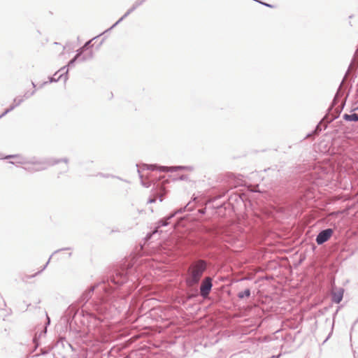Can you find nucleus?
Segmentation results:
<instances>
[{
	"label": "nucleus",
	"mask_w": 358,
	"mask_h": 358,
	"mask_svg": "<svg viewBox=\"0 0 358 358\" xmlns=\"http://www.w3.org/2000/svg\"><path fill=\"white\" fill-rule=\"evenodd\" d=\"M206 268L207 264L204 260L199 259L192 263L187 271V277L185 280L187 285L193 287L197 285Z\"/></svg>",
	"instance_id": "nucleus-1"
},
{
	"label": "nucleus",
	"mask_w": 358,
	"mask_h": 358,
	"mask_svg": "<svg viewBox=\"0 0 358 358\" xmlns=\"http://www.w3.org/2000/svg\"><path fill=\"white\" fill-rule=\"evenodd\" d=\"M143 169H149L151 171L159 170L161 172H174L178 170H187L192 171L193 168L192 166H158L156 164H143Z\"/></svg>",
	"instance_id": "nucleus-2"
},
{
	"label": "nucleus",
	"mask_w": 358,
	"mask_h": 358,
	"mask_svg": "<svg viewBox=\"0 0 358 358\" xmlns=\"http://www.w3.org/2000/svg\"><path fill=\"white\" fill-rule=\"evenodd\" d=\"M60 162H64L66 164H67L69 160L67 158H63L61 159H57V160H54V161L50 160V159H48V160L47 159V160L34 162H33V169L32 170L36 171H43V170L46 169L48 166L56 164Z\"/></svg>",
	"instance_id": "nucleus-3"
},
{
	"label": "nucleus",
	"mask_w": 358,
	"mask_h": 358,
	"mask_svg": "<svg viewBox=\"0 0 358 358\" xmlns=\"http://www.w3.org/2000/svg\"><path fill=\"white\" fill-rule=\"evenodd\" d=\"M190 205L191 202H189L183 208H180L178 210H176L175 212L170 214L166 217L159 220V222L157 224V226L156 227V229L153 231V234L157 233L158 231V229L160 228L161 227L167 226L169 224V220L173 218L176 214L181 213L185 210L191 211L192 210V207L190 206Z\"/></svg>",
	"instance_id": "nucleus-4"
},
{
	"label": "nucleus",
	"mask_w": 358,
	"mask_h": 358,
	"mask_svg": "<svg viewBox=\"0 0 358 358\" xmlns=\"http://www.w3.org/2000/svg\"><path fill=\"white\" fill-rule=\"evenodd\" d=\"M212 278L207 277L203 280L200 287V294L203 298H206L212 289Z\"/></svg>",
	"instance_id": "nucleus-5"
},
{
	"label": "nucleus",
	"mask_w": 358,
	"mask_h": 358,
	"mask_svg": "<svg viewBox=\"0 0 358 358\" xmlns=\"http://www.w3.org/2000/svg\"><path fill=\"white\" fill-rule=\"evenodd\" d=\"M92 57H93V52L92 50H90L89 52H87V53L83 55V56L80 55V53L77 52L76 56L71 60H70L69 62L68 63V64L65 66H66V67H72L76 61L85 62V61L92 59Z\"/></svg>",
	"instance_id": "nucleus-6"
},
{
	"label": "nucleus",
	"mask_w": 358,
	"mask_h": 358,
	"mask_svg": "<svg viewBox=\"0 0 358 358\" xmlns=\"http://www.w3.org/2000/svg\"><path fill=\"white\" fill-rule=\"evenodd\" d=\"M6 159L9 158H15L17 159L16 163L21 164H27V166L23 167V169L29 172H35L36 171L32 170L33 169V161L29 162L26 160L24 158L22 157L19 155H8L5 157Z\"/></svg>",
	"instance_id": "nucleus-7"
},
{
	"label": "nucleus",
	"mask_w": 358,
	"mask_h": 358,
	"mask_svg": "<svg viewBox=\"0 0 358 358\" xmlns=\"http://www.w3.org/2000/svg\"><path fill=\"white\" fill-rule=\"evenodd\" d=\"M115 285H121L128 280L127 271L124 270L118 271L111 278Z\"/></svg>",
	"instance_id": "nucleus-8"
},
{
	"label": "nucleus",
	"mask_w": 358,
	"mask_h": 358,
	"mask_svg": "<svg viewBox=\"0 0 358 358\" xmlns=\"http://www.w3.org/2000/svg\"><path fill=\"white\" fill-rule=\"evenodd\" d=\"M333 229L328 228L321 231L316 237V242L318 245H322L327 242L333 234Z\"/></svg>",
	"instance_id": "nucleus-9"
},
{
	"label": "nucleus",
	"mask_w": 358,
	"mask_h": 358,
	"mask_svg": "<svg viewBox=\"0 0 358 358\" xmlns=\"http://www.w3.org/2000/svg\"><path fill=\"white\" fill-rule=\"evenodd\" d=\"M69 69H66V66L62 67L54 76L50 78L49 83L57 82L59 80L64 78V82L68 79Z\"/></svg>",
	"instance_id": "nucleus-10"
},
{
	"label": "nucleus",
	"mask_w": 358,
	"mask_h": 358,
	"mask_svg": "<svg viewBox=\"0 0 358 358\" xmlns=\"http://www.w3.org/2000/svg\"><path fill=\"white\" fill-rule=\"evenodd\" d=\"M94 290V287H90L89 289L85 290L80 296V302L87 303L92 297V294Z\"/></svg>",
	"instance_id": "nucleus-11"
},
{
	"label": "nucleus",
	"mask_w": 358,
	"mask_h": 358,
	"mask_svg": "<svg viewBox=\"0 0 358 358\" xmlns=\"http://www.w3.org/2000/svg\"><path fill=\"white\" fill-rule=\"evenodd\" d=\"M136 8L134 6H132L124 15L122 16L113 26H111L109 29H108L106 32L110 31L115 27H116L120 22H122L124 18H126L129 14H131L133 11H134Z\"/></svg>",
	"instance_id": "nucleus-12"
},
{
	"label": "nucleus",
	"mask_w": 358,
	"mask_h": 358,
	"mask_svg": "<svg viewBox=\"0 0 358 358\" xmlns=\"http://www.w3.org/2000/svg\"><path fill=\"white\" fill-rule=\"evenodd\" d=\"M343 118L348 122H358V114L352 113V114H344L343 115Z\"/></svg>",
	"instance_id": "nucleus-13"
},
{
	"label": "nucleus",
	"mask_w": 358,
	"mask_h": 358,
	"mask_svg": "<svg viewBox=\"0 0 358 358\" xmlns=\"http://www.w3.org/2000/svg\"><path fill=\"white\" fill-rule=\"evenodd\" d=\"M342 299H343V291L334 292L332 295V301L336 303H340Z\"/></svg>",
	"instance_id": "nucleus-14"
},
{
	"label": "nucleus",
	"mask_w": 358,
	"mask_h": 358,
	"mask_svg": "<svg viewBox=\"0 0 358 358\" xmlns=\"http://www.w3.org/2000/svg\"><path fill=\"white\" fill-rule=\"evenodd\" d=\"M250 289H245L243 292H240L238 294V297L241 299L245 298V297H249L250 296Z\"/></svg>",
	"instance_id": "nucleus-15"
},
{
	"label": "nucleus",
	"mask_w": 358,
	"mask_h": 358,
	"mask_svg": "<svg viewBox=\"0 0 358 358\" xmlns=\"http://www.w3.org/2000/svg\"><path fill=\"white\" fill-rule=\"evenodd\" d=\"M91 41H92L90 40V41H87V43H85V45L83 47H81L80 48H79L77 50V52L78 53H80V55L83 56L84 55L83 54L84 52L88 49V47H89Z\"/></svg>",
	"instance_id": "nucleus-16"
},
{
	"label": "nucleus",
	"mask_w": 358,
	"mask_h": 358,
	"mask_svg": "<svg viewBox=\"0 0 358 358\" xmlns=\"http://www.w3.org/2000/svg\"><path fill=\"white\" fill-rule=\"evenodd\" d=\"M70 250V248H62V249H59V250H55V251L54 252V253H53V254L50 257V258H49L48 261V262H47V263L44 265V266L43 267V268H42L40 271H38L37 273H41V271H43V270L47 267L48 264H49V262H50V261L51 257H52V255H53L54 254L57 253V252H60V251H62V250Z\"/></svg>",
	"instance_id": "nucleus-17"
},
{
	"label": "nucleus",
	"mask_w": 358,
	"mask_h": 358,
	"mask_svg": "<svg viewBox=\"0 0 358 358\" xmlns=\"http://www.w3.org/2000/svg\"><path fill=\"white\" fill-rule=\"evenodd\" d=\"M16 107H17L15 103H13L8 108H7L1 115L0 119L5 116L7 113L14 110Z\"/></svg>",
	"instance_id": "nucleus-18"
},
{
	"label": "nucleus",
	"mask_w": 358,
	"mask_h": 358,
	"mask_svg": "<svg viewBox=\"0 0 358 358\" xmlns=\"http://www.w3.org/2000/svg\"><path fill=\"white\" fill-rule=\"evenodd\" d=\"M16 107H17L15 103H13L8 108H7L1 115L0 119L5 116L7 113L14 110Z\"/></svg>",
	"instance_id": "nucleus-19"
},
{
	"label": "nucleus",
	"mask_w": 358,
	"mask_h": 358,
	"mask_svg": "<svg viewBox=\"0 0 358 358\" xmlns=\"http://www.w3.org/2000/svg\"><path fill=\"white\" fill-rule=\"evenodd\" d=\"M16 107H17L15 103H13L8 108H7L1 115L0 119L5 116L7 113L14 110Z\"/></svg>",
	"instance_id": "nucleus-20"
},
{
	"label": "nucleus",
	"mask_w": 358,
	"mask_h": 358,
	"mask_svg": "<svg viewBox=\"0 0 358 358\" xmlns=\"http://www.w3.org/2000/svg\"><path fill=\"white\" fill-rule=\"evenodd\" d=\"M16 107H17L15 103H13L8 108H7L1 115L0 119L5 116L7 113L14 110Z\"/></svg>",
	"instance_id": "nucleus-21"
},
{
	"label": "nucleus",
	"mask_w": 358,
	"mask_h": 358,
	"mask_svg": "<svg viewBox=\"0 0 358 358\" xmlns=\"http://www.w3.org/2000/svg\"><path fill=\"white\" fill-rule=\"evenodd\" d=\"M96 176H99L101 177H103V178H116L119 180H122L120 177H117V176H113L112 174H105V173H99Z\"/></svg>",
	"instance_id": "nucleus-22"
},
{
	"label": "nucleus",
	"mask_w": 358,
	"mask_h": 358,
	"mask_svg": "<svg viewBox=\"0 0 358 358\" xmlns=\"http://www.w3.org/2000/svg\"><path fill=\"white\" fill-rule=\"evenodd\" d=\"M35 92L36 90H34L31 92H26L22 97H23L24 100L27 99L29 97L32 96L35 94Z\"/></svg>",
	"instance_id": "nucleus-23"
},
{
	"label": "nucleus",
	"mask_w": 358,
	"mask_h": 358,
	"mask_svg": "<svg viewBox=\"0 0 358 358\" xmlns=\"http://www.w3.org/2000/svg\"><path fill=\"white\" fill-rule=\"evenodd\" d=\"M24 101V99L22 96H17L13 99V103L17 106H20Z\"/></svg>",
	"instance_id": "nucleus-24"
},
{
	"label": "nucleus",
	"mask_w": 358,
	"mask_h": 358,
	"mask_svg": "<svg viewBox=\"0 0 358 358\" xmlns=\"http://www.w3.org/2000/svg\"><path fill=\"white\" fill-rule=\"evenodd\" d=\"M138 173L139 177H140L141 180L142 185H143L145 187H149L150 186V182H144L143 180V176L141 175V171H140L139 169H138Z\"/></svg>",
	"instance_id": "nucleus-25"
},
{
	"label": "nucleus",
	"mask_w": 358,
	"mask_h": 358,
	"mask_svg": "<svg viewBox=\"0 0 358 358\" xmlns=\"http://www.w3.org/2000/svg\"><path fill=\"white\" fill-rule=\"evenodd\" d=\"M145 0H137L135 1L133 6H134L137 8L138 6L142 5L145 2Z\"/></svg>",
	"instance_id": "nucleus-26"
},
{
	"label": "nucleus",
	"mask_w": 358,
	"mask_h": 358,
	"mask_svg": "<svg viewBox=\"0 0 358 358\" xmlns=\"http://www.w3.org/2000/svg\"><path fill=\"white\" fill-rule=\"evenodd\" d=\"M155 201H156V199L155 198H150V199H148V203H155Z\"/></svg>",
	"instance_id": "nucleus-27"
},
{
	"label": "nucleus",
	"mask_w": 358,
	"mask_h": 358,
	"mask_svg": "<svg viewBox=\"0 0 358 358\" xmlns=\"http://www.w3.org/2000/svg\"><path fill=\"white\" fill-rule=\"evenodd\" d=\"M320 131H321V129L320 128V124H318L315 128V133L317 134Z\"/></svg>",
	"instance_id": "nucleus-28"
},
{
	"label": "nucleus",
	"mask_w": 358,
	"mask_h": 358,
	"mask_svg": "<svg viewBox=\"0 0 358 358\" xmlns=\"http://www.w3.org/2000/svg\"><path fill=\"white\" fill-rule=\"evenodd\" d=\"M257 1L259 2V1ZM259 3L263 4V5H264V6H267V7H271V8L273 7L272 5L268 4V3H263V2H261V1H259Z\"/></svg>",
	"instance_id": "nucleus-29"
},
{
	"label": "nucleus",
	"mask_w": 358,
	"mask_h": 358,
	"mask_svg": "<svg viewBox=\"0 0 358 358\" xmlns=\"http://www.w3.org/2000/svg\"><path fill=\"white\" fill-rule=\"evenodd\" d=\"M199 213L200 214H205V213H206V208L199 210Z\"/></svg>",
	"instance_id": "nucleus-30"
},
{
	"label": "nucleus",
	"mask_w": 358,
	"mask_h": 358,
	"mask_svg": "<svg viewBox=\"0 0 358 358\" xmlns=\"http://www.w3.org/2000/svg\"><path fill=\"white\" fill-rule=\"evenodd\" d=\"M186 178H187V176H181L180 177V180H185Z\"/></svg>",
	"instance_id": "nucleus-31"
},
{
	"label": "nucleus",
	"mask_w": 358,
	"mask_h": 358,
	"mask_svg": "<svg viewBox=\"0 0 358 358\" xmlns=\"http://www.w3.org/2000/svg\"><path fill=\"white\" fill-rule=\"evenodd\" d=\"M280 355H276V356H275V355H273V356L271 357V358H279V357H280Z\"/></svg>",
	"instance_id": "nucleus-32"
},
{
	"label": "nucleus",
	"mask_w": 358,
	"mask_h": 358,
	"mask_svg": "<svg viewBox=\"0 0 358 358\" xmlns=\"http://www.w3.org/2000/svg\"><path fill=\"white\" fill-rule=\"evenodd\" d=\"M31 85H32L33 87H36V85H35V83L34 82H31Z\"/></svg>",
	"instance_id": "nucleus-33"
},
{
	"label": "nucleus",
	"mask_w": 358,
	"mask_h": 358,
	"mask_svg": "<svg viewBox=\"0 0 358 358\" xmlns=\"http://www.w3.org/2000/svg\"><path fill=\"white\" fill-rule=\"evenodd\" d=\"M159 201H162V195L159 196Z\"/></svg>",
	"instance_id": "nucleus-34"
},
{
	"label": "nucleus",
	"mask_w": 358,
	"mask_h": 358,
	"mask_svg": "<svg viewBox=\"0 0 358 358\" xmlns=\"http://www.w3.org/2000/svg\"><path fill=\"white\" fill-rule=\"evenodd\" d=\"M357 101H358V90H357Z\"/></svg>",
	"instance_id": "nucleus-35"
},
{
	"label": "nucleus",
	"mask_w": 358,
	"mask_h": 358,
	"mask_svg": "<svg viewBox=\"0 0 358 358\" xmlns=\"http://www.w3.org/2000/svg\"><path fill=\"white\" fill-rule=\"evenodd\" d=\"M47 318H48V324H49L50 323V318L48 317H47Z\"/></svg>",
	"instance_id": "nucleus-36"
},
{
	"label": "nucleus",
	"mask_w": 358,
	"mask_h": 358,
	"mask_svg": "<svg viewBox=\"0 0 358 358\" xmlns=\"http://www.w3.org/2000/svg\"><path fill=\"white\" fill-rule=\"evenodd\" d=\"M47 83H48V82H45V83L42 85V86H43V85H45V84H47Z\"/></svg>",
	"instance_id": "nucleus-37"
}]
</instances>
